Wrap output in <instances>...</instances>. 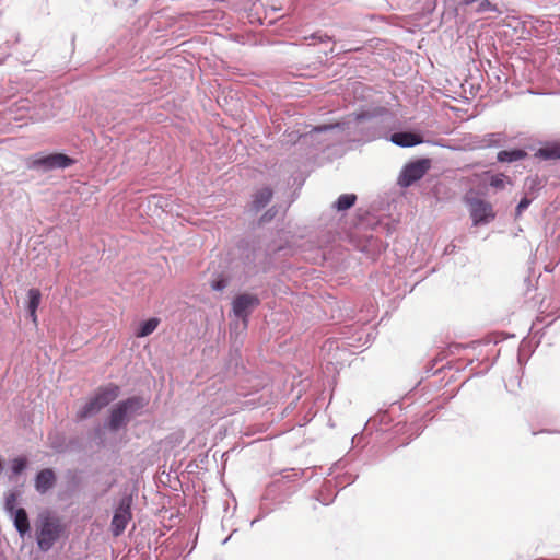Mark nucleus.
I'll list each match as a JSON object with an SVG mask.
<instances>
[{"instance_id": "obj_17", "label": "nucleus", "mask_w": 560, "mask_h": 560, "mask_svg": "<svg viewBox=\"0 0 560 560\" xmlns=\"http://www.w3.org/2000/svg\"><path fill=\"white\" fill-rule=\"evenodd\" d=\"M463 4L465 5H472L475 7V12L482 13L487 11H495L500 12L494 3H492L490 0H463Z\"/></svg>"}, {"instance_id": "obj_19", "label": "nucleus", "mask_w": 560, "mask_h": 560, "mask_svg": "<svg viewBox=\"0 0 560 560\" xmlns=\"http://www.w3.org/2000/svg\"><path fill=\"white\" fill-rule=\"evenodd\" d=\"M27 466V459L25 457H16L12 460V471L15 475L21 474Z\"/></svg>"}, {"instance_id": "obj_8", "label": "nucleus", "mask_w": 560, "mask_h": 560, "mask_svg": "<svg viewBox=\"0 0 560 560\" xmlns=\"http://www.w3.org/2000/svg\"><path fill=\"white\" fill-rule=\"evenodd\" d=\"M131 520L130 503L122 500L112 520V532L114 536H119L124 533L127 524Z\"/></svg>"}, {"instance_id": "obj_21", "label": "nucleus", "mask_w": 560, "mask_h": 560, "mask_svg": "<svg viewBox=\"0 0 560 560\" xmlns=\"http://www.w3.org/2000/svg\"><path fill=\"white\" fill-rule=\"evenodd\" d=\"M18 501V494L15 492H10L5 498V510L11 514L15 512V504Z\"/></svg>"}, {"instance_id": "obj_16", "label": "nucleus", "mask_w": 560, "mask_h": 560, "mask_svg": "<svg viewBox=\"0 0 560 560\" xmlns=\"http://www.w3.org/2000/svg\"><path fill=\"white\" fill-rule=\"evenodd\" d=\"M160 319L158 317L149 318L148 320L140 324L136 331V337L143 338L151 335L159 326Z\"/></svg>"}, {"instance_id": "obj_12", "label": "nucleus", "mask_w": 560, "mask_h": 560, "mask_svg": "<svg viewBox=\"0 0 560 560\" xmlns=\"http://www.w3.org/2000/svg\"><path fill=\"white\" fill-rule=\"evenodd\" d=\"M535 158L540 160H559L560 159V142H549L539 148Z\"/></svg>"}, {"instance_id": "obj_15", "label": "nucleus", "mask_w": 560, "mask_h": 560, "mask_svg": "<svg viewBox=\"0 0 560 560\" xmlns=\"http://www.w3.org/2000/svg\"><path fill=\"white\" fill-rule=\"evenodd\" d=\"M527 156L526 151L522 149L502 150L498 153L497 159L499 162H515L523 160Z\"/></svg>"}, {"instance_id": "obj_14", "label": "nucleus", "mask_w": 560, "mask_h": 560, "mask_svg": "<svg viewBox=\"0 0 560 560\" xmlns=\"http://www.w3.org/2000/svg\"><path fill=\"white\" fill-rule=\"evenodd\" d=\"M14 526L21 536H24L30 530L28 516L22 508L14 512Z\"/></svg>"}, {"instance_id": "obj_4", "label": "nucleus", "mask_w": 560, "mask_h": 560, "mask_svg": "<svg viewBox=\"0 0 560 560\" xmlns=\"http://www.w3.org/2000/svg\"><path fill=\"white\" fill-rule=\"evenodd\" d=\"M73 164V160L63 153H51L48 155L35 154L27 159V167L32 170L50 171L66 168Z\"/></svg>"}, {"instance_id": "obj_20", "label": "nucleus", "mask_w": 560, "mask_h": 560, "mask_svg": "<svg viewBox=\"0 0 560 560\" xmlns=\"http://www.w3.org/2000/svg\"><path fill=\"white\" fill-rule=\"evenodd\" d=\"M505 180L506 176L503 174L493 175L489 180V185L497 189H503L505 187Z\"/></svg>"}, {"instance_id": "obj_1", "label": "nucleus", "mask_w": 560, "mask_h": 560, "mask_svg": "<svg viewBox=\"0 0 560 560\" xmlns=\"http://www.w3.org/2000/svg\"><path fill=\"white\" fill-rule=\"evenodd\" d=\"M119 392V386L113 383L98 387L94 396L78 411L77 417L82 420L97 413L114 401L118 397Z\"/></svg>"}, {"instance_id": "obj_2", "label": "nucleus", "mask_w": 560, "mask_h": 560, "mask_svg": "<svg viewBox=\"0 0 560 560\" xmlns=\"http://www.w3.org/2000/svg\"><path fill=\"white\" fill-rule=\"evenodd\" d=\"M143 406L142 399L138 397H130L117 404L110 411L109 429L117 431L126 425L130 415L138 412Z\"/></svg>"}, {"instance_id": "obj_10", "label": "nucleus", "mask_w": 560, "mask_h": 560, "mask_svg": "<svg viewBox=\"0 0 560 560\" xmlns=\"http://www.w3.org/2000/svg\"><path fill=\"white\" fill-rule=\"evenodd\" d=\"M392 141L400 147H413L422 142V138L412 132H395L392 135Z\"/></svg>"}, {"instance_id": "obj_5", "label": "nucleus", "mask_w": 560, "mask_h": 560, "mask_svg": "<svg viewBox=\"0 0 560 560\" xmlns=\"http://www.w3.org/2000/svg\"><path fill=\"white\" fill-rule=\"evenodd\" d=\"M61 533L60 524L57 520L49 516L40 520V526L37 530L38 547L46 551L52 547Z\"/></svg>"}, {"instance_id": "obj_6", "label": "nucleus", "mask_w": 560, "mask_h": 560, "mask_svg": "<svg viewBox=\"0 0 560 560\" xmlns=\"http://www.w3.org/2000/svg\"><path fill=\"white\" fill-rule=\"evenodd\" d=\"M429 170V162L425 160L417 161L405 166L399 184L404 187L412 185L415 182L423 177Z\"/></svg>"}, {"instance_id": "obj_11", "label": "nucleus", "mask_w": 560, "mask_h": 560, "mask_svg": "<svg viewBox=\"0 0 560 560\" xmlns=\"http://www.w3.org/2000/svg\"><path fill=\"white\" fill-rule=\"evenodd\" d=\"M27 296H28L27 310L30 313V317H31L33 324L36 326L38 323L37 308L40 304L42 293L38 289L33 288L27 291Z\"/></svg>"}, {"instance_id": "obj_22", "label": "nucleus", "mask_w": 560, "mask_h": 560, "mask_svg": "<svg viewBox=\"0 0 560 560\" xmlns=\"http://www.w3.org/2000/svg\"><path fill=\"white\" fill-rule=\"evenodd\" d=\"M530 205V200L528 198H522L516 207V215H521V213L528 208Z\"/></svg>"}, {"instance_id": "obj_18", "label": "nucleus", "mask_w": 560, "mask_h": 560, "mask_svg": "<svg viewBox=\"0 0 560 560\" xmlns=\"http://www.w3.org/2000/svg\"><path fill=\"white\" fill-rule=\"evenodd\" d=\"M357 201V196L354 194H343L340 195L335 202V208L338 211H345L350 209Z\"/></svg>"}, {"instance_id": "obj_3", "label": "nucleus", "mask_w": 560, "mask_h": 560, "mask_svg": "<svg viewBox=\"0 0 560 560\" xmlns=\"http://www.w3.org/2000/svg\"><path fill=\"white\" fill-rule=\"evenodd\" d=\"M465 203L474 226L488 224L495 219V211L489 201L478 197H466Z\"/></svg>"}, {"instance_id": "obj_23", "label": "nucleus", "mask_w": 560, "mask_h": 560, "mask_svg": "<svg viewBox=\"0 0 560 560\" xmlns=\"http://www.w3.org/2000/svg\"><path fill=\"white\" fill-rule=\"evenodd\" d=\"M211 287L213 290L220 291L226 287V282L224 279H220V280L213 281Z\"/></svg>"}, {"instance_id": "obj_9", "label": "nucleus", "mask_w": 560, "mask_h": 560, "mask_svg": "<svg viewBox=\"0 0 560 560\" xmlns=\"http://www.w3.org/2000/svg\"><path fill=\"white\" fill-rule=\"evenodd\" d=\"M56 482V476L52 469L45 468L40 470L35 478V489L39 493H45L54 487Z\"/></svg>"}, {"instance_id": "obj_13", "label": "nucleus", "mask_w": 560, "mask_h": 560, "mask_svg": "<svg viewBox=\"0 0 560 560\" xmlns=\"http://www.w3.org/2000/svg\"><path fill=\"white\" fill-rule=\"evenodd\" d=\"M272 198V190L269 187H264L255 192L252 207L254 210L259 211L266 207Z\"/></svg>"}, {"instance_id": "obj_7", "label": "nucleus", "mask_w": 560, "mask_h": 560, "mask_svg": "<svg viewBox=\"0 0 560 560\" xmlns=\"http://www.w3.org/2000/svg\"><path fill=\"white\" fill-rule=\"evenodd\" d=\"M259 299L254 294H240L233 300V312L235 316L245 320L250 312L259 305Z\"/></svg>"}]
</instances>
